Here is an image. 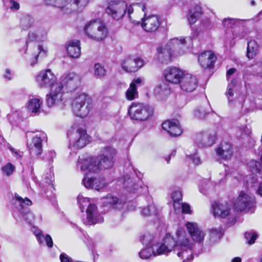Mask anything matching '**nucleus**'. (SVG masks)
<instances>
[{"mask_svg":"<svg viewBox=\"0 0 262 262\" xmlns=\"http://www.w3.org/2000/svg\"><path fill=\"white\" fill-rule=\"evenodd\" d=\"M140 241L147 247L139 253L142 259H148L152 255L167 254L172 251L182 262H190L193 259V245L183 229L177 230L174 237L167 234L160 244L153 245V237L149 234L140 236Z\"/></svg>","mask_w":262,"mask_h":262,"instance_id":"f257e3e1","label":"nucleus"},{"mask_svg":"<svg viewBox=\"0 0 262 262\" xmlns=\"http://www.w3.org/2000/svg\"><path fill=\"white\" fill-rule=\"evenodd\" d=\"M116 154L115 148L105 147L101 150L98 163L93 157L80 158L77 161V167L85 173L95 172L99 169L111 168L114 165Z\"/></svg>","mask_w":262,"mask_h":262,"instance_id":"f03ea898","label":"nucleus"},{"mask_svg":"<svg viewBox=\"0 0 262 262\" xmlns=\"http://www.w3.org/2000/svg\"><path fill=\"white\" fill-rule=\"evenodd\" d=\"M71 105L74 114L80 118L86 117L92 107L90 97L84 93L78 94L73 99Z\"/></svg>","mask_w":262,"mask_h":262,"instance_id":"7ed1b4c3","label":"nucleus"},{"mask_svg":"<svg viewBox=\"0 0 262 262\" xmlns=\"http://www.w3.org/2000/svg\"><path fill=\"white\" fill-rule=\"evenodd\" d=\"M84 31L90 39L99 41L105 39L108 33L105 25L101 21L94 20L85 24Z\"/></svg>","mask_w":262,"mask_h":262,"instance_id":"20e7f679","label":"nucleus"},{"mask_svg":"<svg viewBox=\"0 0 262 262\" xmlns=\"http://www.w3.org/2000/svg\"><path fill=\"white\" fill-rule=\"evenodd\" d=\"M192 43V39L190 36L175 37L170 39L166 47L172 55H181L189 50Z\"/></svg>","mask_w":262,"mask_h":262,"instance_id":"39448f33","label":"nucleus"},{"mask_svg":"<svg viewBox=\"0 0 262 262\" xmlns=\"http://www.w3.org/2000/svg\"><path fill=\"white\" fill-rule=\"evenodd\" d=\"M12 202L14 209L21 214L24 220L30 225L33 224L34 216L28 208V206L32 205L31 201L27 197L23 199L18 194H15Z\"/></svg>","mask_w":262,"mask_h":262,"instance_id":"423d86ee","label":"nucleus"},{"mask_svg":"<svg viewBox=\"0 0 262 262\" xmlns=\"http://www.w3.org/2000/svg\"><path fill=\"white\" fill-rule=\"evenodd\" d=\"M43 4L60 8L62 11L71 12L84 7L89 0H42Z\"/></svg>","mask_w":262,"mask_h":262,"instance_id":"0eeeda50","label":"nucleus"},{"mask_svg":"<svg viewBox=\"0 0 262 262\" xmlns=\"http://www.w3.org/2000/svg\"><path fill=\"white\" fill-rule=\"evenodd\" d=\"M128 113L132 119L143 121L152 116L154 110L148 105L141 103H133L129 106Z\"/></svg>","mask_w":262,"mask_h":262,"instance_id":"6e6552de","label":"nucleus"},{"mask_svg":"<svg viewBox=\"0 0 262 262\" xmlns=\"http://www.w3.org/2000/svg\"><path fill=\"white\" fill-rule=\"evenodd\" d=\"M69 146L74 149H81L89 143V136L82 128H73L69 134Z\"/></svg>","mask_w":262,"mask_h":262,"instance_id":"1a4fd4ad","label":"nucleus"},{"mask_svg":"<svg viewBox=\"0 0 262 262\" xmlns=\"http://www.w3.org/2000/svg\"><path fill=\"white\" fill-rule=\"evenodd\" d=\"M127 4L123 0H112L106 8V13L113 19L118 20L125 14Z\"/></svg>","mask_w":262,"mask_h":262,"instance_id":"9d476101","label":"nucleus"},{"mask_svg":"<svg viewBox=\"0 0 262 262\" xmlns=\"http://www.w3.org/2000/svg\"><path fill=\"white\" fill-rule=\"evenodd\" d=\"M31 140L28 142V147L30 154L38 156L42 152L43 143L47 141V136L45 133L36 131L32 133Z\"/></svg>","mask_w":262,"mask_h":262,"instance_id":"9b49d317","label":"nucleus"},{"mask_svg":"<svg viewBox=\"0 0 262 262\" xmlns=\"http://www.w3.org/2000/svg\"><path fill=\"white\" fill-rule=\"evenodd\" d=\"M65 92L62 89L60 84L53 85L50 94L47 95L46 103L48 107H62L64 105L63 94Z\"/></svg>","mask_w":262,"mask_h":262,"instance_id":"f8f14e48","label":"nucleus"},{"mask_svg":"<svg viewBox=\"0 0 262 262\" xmlns=\"http://www.w3.org/2000/svg\"><path fill=\"white\" fill-rule=\"evenodd\" d=\"M255 203L253 198L248 193L241 191L234 204L237 211H249L254 208Z\"/></svg>","mask_w":262,"mask_h":262,"instance_id":"ddd939ff","label":"nucleus"},{"mask_svg":"<svg viewBox=\"0 0 262 262\" xmlns=\"http://www.w3.org/2000/svg\"><path fill=\"white\" fill-rule=\"evenodd\" d=\"M60 79V81L56 83L60 84L62 85V89L67 92L76 90L81 83L80 77L75 73H70L63 75Z\"/></svg>","mask_w":262,"mask_h":262,"instance_id":"4468645a","label":"nucleus"},{"mask_svg":"<svg viewBox=\"0 0 262 262\" xmlns=\"http://www.w3.org/2000/svg\"><path fill=\"white\" fill-rule=\"evenodd\" d=\"M145 64L144 60L136 55L125 57L121 63L122 69L127 73L136 72Z\"/></svg>","mask_w":262,"mask_h":262,"instance_id":"2eb2a0df","label":"nucleus"},{"mask_svg":"<svg viewBox=\"0 0 262 262\" xmlns=\"http://www.w3.org/2000/svg\"><path fill=\"white\" fill-rule=\"evenodd\" d=\"M57 78L50 70L41 71L36 77V81L40 88H46L50 87L56 84Z\"/></svg>","mask_w":262,"mask_h":262,"instance_id":"dca6fc26","label":"nucleus"},{"mask_svg":"<svg viewBox=\"0 0 262 262\" xmlns=\"http://www.w3.org/2000/svg\"><path fill=\"white\" fill-rule=\"evenodd\" d=\"M184 73L180 69L170 67L167 68L163 72V77L165 80L171 84H177L180 83Z\"/></svg>","mask_w":262,"mask_h":262,"instance_id":"f3484780","label":"nucleus"},{"mask_svg":"<svg viewBox=\"0 0 262 262\" xmlns=\"http://www.w3.org/2000/svg\"><path fill=\"white\" fill-rule=\"evenodd\" d=\"M103 218L98 210L97 207L94 204L86 209V217L83 222L86 225H94L101 223Z\"/></svg>","mask_w":262,"mask_h":262,"instance_id":"a211bd4d","label":"nucleus"},{"mask_svg":"<svg viewBox=\"0 0 262 262\" xmlns=\"http://www.w3.org/2000/svg\"><path fill=\"white\" fill-rule=\"evenodd\" d=\"M132 176L129 174L125 175L122 179L121 182L127 191L135 192L140 188H142L143 182L139 180L134 173H132Z\"/></svg>","mask_w":262,"mask_h":262,"instance_id":"6ab92c4d","label":"nucleus"},{"mask_svg":"<svg viewBox=\"0 0 262 262\" xmlns=\"http://www.w3.org/2000/svg\"><path fill=\"white\" fill-rule=\"evenodd\" d=\"M142 19V27L147 32L156 31L159 27L161 22L160 18L155 15L145 16Z\"/></svg>","mask_w":262,"mask_h":262,"instance_id":"aec40b11","label":"nucleus"},{"mask_svg":"<svg viewBox=\"0 0 262 262\" xmlns=\"http://www.w3.org/2000/svg\"><path fill=\"white\" fill-rule=\"evenodd\" d=\"M181 89L186 92H191L198 86L196 77L190 74H184L180 82Z\"/></svg>","mask_w":262,"mask_h":262,"instance_id":"412c9836","label":"nucleus"},{"mask_svg":"<svg viewBox=\"0 0 262 262\" xmlns=\"http://www.w3.org/2000/svg\"><path fill=\"white\" fill-rule=\"evenodd\" d=\"M83 185L87 188L94 189L100 191L105 188L107 183L105 180L100 178L84 177L82 180Z\"/></svg>","mask_w":262,"mask_h":262,"instance_id":"4be33fe9","label":"nucleus"},{"mask_svg":"<svg viewBox=\"0 0 262 262\" xmlns=\"http://www.w3.org/2000/svg\"><path fill=\"white\" fill-rule=\"evenodd\" d=\"M216 57L211 51H205L198 57V61L201 66L205 69H210L214 67Z\"/></svg>","mask_w":262,"mask_h":262,"instance_id":"5701e85b","label":"nucleus"},{"mask_svg":"<svg viewBox=\"0 0 262 262\" xmlns=\"http://www.w3.org/2000/svg\"><path fill=\"white\" fill-rule=\"evenodd\" d=\"M216 152L220 159L229 160L233 155V149L230 143L225 141L222 142L216 148Z\"/></svg>","mask_w":262,"mask_h":262,"instance_id":"b1692460","label":"nucleus"},{"mask_svg":"<svg viewBox=\"0 0 262 262\" xmlns=\"http://www.w3.org/2000/svg\"><path fill=\"white\" fill-rule=\"evenodd\" d=\"M162 128L171 136H178L182 133L179 122L177 120L165 121L162 124Z\"/></svg>","mask_w":262,"mask_h":262,"instance_id":"393cba45","label":"nucleus"},{"mask_svg":"<svg viewBox=\"0 0 262 262\" xmlns=\"http://www.w3.org/2000/svg\"><path fill=\"white\" fill-rule=\"evenodd\" d=\"M42 104L43 101L41 98L32 97L28 100L26 104V107L30 114L34 116L38 115L42 111L41 108Z\"/></svg>","mask_w":262,"mask_h":262,"instance_id":"a878e982","label":"nucleus"},{"mask_svg":"<svg viewBox=\"0 0 262 262\" xmlns=\"http://www.w3.org/2000/svg\"><path fill=\"white\" fill-rule=\"evenodd\" d=\"M212 28L210 20L207 18H204L201 20L199 28L194 32V36L199 38L208 36Z\"/></svg>","mask_w":262,"mask_h":262,"instance_id":"bb28decb","label":"nucleus"},{"mask_svg":"<svg viewBox=\"0 0 262 262\" xmlns=\"http://www.w3.org/2000/svg\"><path fill=\"white\" fill-rule=\"evenodd\" d=\"M142 82V79L141 78H136L133 80L125 93L126 98L128 100L132 101L138 97L137 89L141 85Z\"/></svg>","mask_w":262,"mask_h":262,"instance_id":"cd10ccee","label":"nucleus"},{"mask_svg":"<svg viewBox=\"0 0 262 262\" xmlns=\"http://www.w3.org/2000/svg\"><path fill=\"white\" fill-rule=\"evenodd\" d=\"M212 208L213 215L215 217L219 216L224 218L230 213V208L226 203L221 204L215 202L212 204Z\"/></svg>","mask_w":262,"mask_h":262,"instance_id":"c85d7f7f","label":"nucleus"},{"mask_svg":"<svg viewBox=\"0 0 262 262\" xmlns=\"http://www.w3.org/2000/svg\"><path fill=\"white\" fill-rule=\"evenodd\" d=\"M67 52L71 58L79 57L81 55L80 41L78 40L69 41L67 46Z\"/></svg>","mask_w":262,"mask_h":262,"instance_id":"c756f323","label":"nucleus"},{"mask_svg":"<svg viewBox=\"0 0 262 262\" xmlns=\"http://www.w3.org/2000/svg\"><path fill=\"white\" fill-rule=\"evenodd\" d=\"M202 14V9L200 4L194 5L188 10L187 16L190 25L194 24Z\"/></svg>","mask_w":262,"mask_h":262,"instance_id":"7c9ffc66","label":"nucleus"},{"mask_svg":"<svg viewBox=\"0 0 262 262\" xmlns=\"http://www.w3.org/2000/svg\"><path fill=\"white\" fill-rule=\"evenodd\" d=\"M47 51H48L46 49H44L41 45L34 46L30 53V57L29 59L30 64L34 66L36 64L37 61L38 57L39 55L41 56H46Z\"/></svg>","mask_w":262,"mask_h":262,"instance_id":"2f4dec72","label":"nucleus"},{"mask_svg":"<svg viewBox=\"0 0 262 262\" xmlns=\"http://www.w3.org/2000/svg\"><path fill=\"white\" fill-rule=\"evenodd\" d=\"M104 201V204L106 206H108L114 209L121 210L123 208L125 205L124 202L119 201L117 198L114 197L111 195H108Z\"/></svg>","mask_w":262,"mask_h":262,"instance_id":"473e14b6","label":"nucleus"},{"mask_svg":"<svg viewBox=\"0 0 262 262\" xmlns=\"http://www.w3.org/2000/svg\"><path fill=\"white\" fill-rule=\"evenodd\" d=\"M259 46L254 40H251L247 43V56L249 59H253L258 53Z\"/></svg>","mask_w":262,"mask_h":262,"instance_id":"72a5a7b5","label":"nucleus"},{"mask_svg":"<svg viewBox=\"0 0 262 262\" xmlns=\"http://www.w3.org/2000/svg\"><path fill=\"white\" fill-rule=\"evenodd\" d=\"M172 55L171 52L167 50L166 47H159L157 49V53L156 54L155 58L161 62L168 60Z\"/></svg>","mask_w":262,"mask_h":262,"instance_id":"f704fd0d","label":"nucleus"},{"mask_svg":"<svg viewBox=\"0 0 262 262\" xmlns=\"http://www.w3.org/2000/svg\"><path fill=\"white\" fill-rule=\"evenodd\" d=\"M236 87L237 80L235 79L232 80L228 85L226 96L229 103H232L234 101V92L236 89Z\"/></svg>","mask_w":262,"mask_h":262,"instance_id":"c9c22d12","label":"nucleus"},{"mask_svg":"<svg viewBox=\"0 0 262 262\" xmlns=\"http://www.w3.org/2000/svg\"><path fill=\"white\" fill-rule=\"evenodd\" d=\"M169 91V90L167 84L163 82L155 87L154 93L155 96L162 98L166 95Z\"/></svg>","mask_w":262,"mask_h":262,"instance_id":"e433bc0d","label":"nucleus"},{"mask_svg":"<svg viewBox=\"0 0 262 262\" xmlns=\"http://www.w3.org/2000/svg\"><path fill=\"white\" fill-rule=\"evenodd\" d=\"M171 198L173 200V207L176 211L181 209L182 203V193L180 191H175L171 193Z\"/></svg>","mask_w":262,"mask_h":262,"instance_id":"4c0bfd02","label":"nucleus"},{"mask_svg":"<svg viewBox=\"0 0 262 262\" xmlns=\"http://www.w3.org/2000/svg\"><path fill=\"white\" fill-rule=\"evenodd\" d=\"M209 107L206 105L205 106H200L196 108L194 111V117L198 119H204L209 113Z\"/></svg>","mask_w":262,"mask_h":262,"instance_id":"58836bf2","label":"nucleus"},{"mask_svg":"<svg viewBox=\"0 0 262 262\" xmlns=\"http://www.w3.org/2000/svg\"><path fill=\"white\" fill-rule=\"evenodd\" d=\"M77 202L81 212H83L85 207L88 208L90 206L94 204L91 202L89 198L85 197L81 194L78 195Z\"/></svg>","mask_w":262,"mask_h":262,"instance_id":"ea45409f","label":"nucleus"},{"mask_svg":"<svg viewBox=\"0 0 262 262\" xmlns=\"http://www.w3.org/2000/svg\"><path fill=\"white\" fill-rule=\"evenodd\" d=\"M210 240L212 242H215L220 239L223 235L222 228L221 226L218 228H212L209 231Z\"/></svg>","mask_w":262,"mask_h":262,"instance_id":"a19ab883","label":"nucleus"},{"mask_svg":"<svg viewBox=\"0 0 262 262\" xmlns=\"http://www.w3.org/2000/svg\"><path fill=\"white\" fill-rule=\"evenodd\" d=\"M33 18L30 15L23 16L20 19V26L24 30H28L33 25Z\"/></svg>","mask_w":262,"mask_h":262,"instance_id":"79ce46f5","label":"nucleus"},{"mask_svg":"<svg viewBox=\"0 0 262 262\" xmlns=\"http://www.w3.org/2000/svg\"><path fill=\"white\" fill-rule=\"evenodd\" d=\"M249 167L251 172L256 176L260 174L261 165L258 161L253 160L250 161L249 163Z\"/></svg>","mask_w":262,"mask_h":262,"instance_id":"37998d69","label":"nucleus"},{"mask_svg":"<svg viewBox=\"0 0 262 262\" xmlns=\"http://www.w3.org/2000/svg\"><path fill=\"white\" fill-rule=\"evenodd\" d=\"M15 169V166L11 163H7L1 168L2 174L7 177L11 176Z\"/></svg>","mask_w":262,"mask_h":262,"instance_id":"c03bdc74","label":"nucleus"},{"mask_svg":"<svg viewBox=\"0 0 262 262\" xmlns=\"http://www.w3.org/2000/svg\"><path fill=\"white\" fill-rule=\"evenodd\" d=\"M141 213L145 216L155 215L157 214V209L155 205L151 204L143 208L141 211Z\"/></svg>","mask_w":262,"mask_h":262,"instance_id":"a18cd8bd","label":"nucleus"},{"mask_svg":"<svg viewBox=\"0 0 262 262\" xmlns=\"http://www.w3.org/2000/svg\"><path fill=\"white\" fill-rule=\"evenodd\" d=\"M257 237V233L253 231H247L245 233V238L246 242L249 245L253 244Z\"/></svg>","mask_w":262,"mask_h":262,"instance_id":"49530a36","label":"nucleus"},{"mask_svg":"<svg viewBox=\"0 0 262 262\" xmlns=\"http://www.w3.org/2000/svg\"><path fill=\"white\" fill-rule=\"evenodd\" d=\"M94 75L97 77H102L106 74L104 67L100 63H96L94 67Z\"/></svg>","mask_w":262,"mask_h":262,"instance_id":"de8ad7c7","label":"nucleus"},{"mask_svg":"<svg viewBox=\"0 0 262 262\" xmlns=\"http://www.w3.org/2000/svg\"><path fill=\"white\" fill-rule=\"evenodd\" d=\"M32 231L36 236V239L39 244H43L45 239V235L43 234L42 231L35 227L33 228Z\"/></svg>","mask_w":262,"mask_h":262,"instance_id":"09e8293b","label":"nucleus"},{"mask_svg":"<svg viewBox=\"0 0 262 262\" xmlns=\"http://www.w3.org/2000/svg\"><path fill=\"white\" fill-rule=\"evenodd\" d=\"M190 235L193 241L198 243H201L204 240L205 233L199 229L197 230H195V231Z\"/></svg>","mask_w":262,"mask_h":262,"instance_id":"8fccbe9b","label":"nucleus"},{"mask_svg":"<svg viewBox=\"0 0 262 262\" xmlns=\"http://www.w3.org/2000/svg\"><path fill=\"white\" fill-rule=\"evenodd\" d=\"M133 6L137 7V9H141L142 11L144 12H145V10L146 9V6L144 4H134ZM127 14L129 16H130V14L133 12L134 9L133 8V5H130L128 7H127Z\"/></svg>","mask_w":262,"mask_h":262,"instance_id":"3c124183","label":"nucleus"},{"mask_svg":"<svg viewBox=\"0 0 262 262\" xmlns=\"http://www.w3.org/2000/svg\"><path fill=\"white\" fill-rule=\"evenodd\" d=\"M186 226L190 235L192 234L195 230L199 229L198 224L193 222H187L186 224Z\"/></svg>","mask_w":262,"mask_h":262,"instance_id":"603ef678","label":"nucleus"},{"mask_svg":"<svg viewBox=\"0 0 262 262\" xmlns=\"http://www.w3.org/2000/svg\"><path fill=\"white\" fill-rule=\"evenodd\" d=\"M215 137L214 135L209 136L208 134H205L203 136V141L204 144L210 146L214 143Z\"/></svg>","mask_w":262,"mask_h":262,"instance_id":"864d4df0","label":"nucleus"},{"mask_svg":"<svg viewBox=\"0 0 262 262\" xmlns=\"http://www.w3.org/2000/svg\"><path fill=\"white\" fill-rule=\"evenodd\" d=\"M237 21L236 19L233 18H225L223 21L224 27L227 28H232Z\"/></svg>","mask_w":262,"mask_h":262,"instance_id":"5fc2aeb1","label":"nucleus"},{"mask_svg":"<svg viewBox=\"0 0 262 262\" xmlns=\"http://www.w3.org/2000/svg\"><path fill=\"white\" fill-rule=\"evenodd\" d=\"M38 36L35 32H30L28 35V39L26 41V45H28L29 42L38 41Z\"/></svg>","mask_w":262,"mask_h":262,"instance_id":"6e6d98bb","label":"nucleus"},{"mask_svg":"<svg viewBox=\"0 0 262 262\" xmlns=\"http://www.w3.org/2000/svg\"><path fill=\"white\" fill-rule=\"evenodd\" d=\"M188 157L194 164L199 165L201 163V159L196 153L190 155Z\"/></svg>","mask_w":262,"mask_h":262,"instance_id":"4d7b16f0","label":"nucleus"},{"mask_svg":"<svg viewBox=\"0 0 262 262\" xmlns=\"http://www.w3.org/2000/svg\"><path fill=\"white\" fill-rule=\"evenodd\" d=\"M181 208H182V212L183 213H191V212L190 206L186 203H182V202Z\"/></svg>","mask_w":262,"mask_h":262,"instance_id":"13d9d810","label":"nucleus"},{"mask_svg":"<svg viewBox=\"0 0 262 262\" xmlns=\"http://www.w3.org/2000/svg\"><path fill=\"white\" fill-rule=\"evenodd\" d=\"M45 241L46 242L47 246L51 248L53 247V242L51 236L49 234H46L45 235Z\"/></svg>","mask_w":262,"mask_h":262,"instance_id":"bf43d9fd","label":"nucleus"},{"mask_svg":"<svg viewBox=\"0 0 262 262\" xmlns=\"http://www.w3.org/2000/svg\"><path fill=\"white\" fill-rule=\"evenodd\" d=\"M9 7L12 10H17L19 9V4L14 0H11Z\"/></svg>","mask_w":262,"mask_h":262,"instance_id":"052dcab7","label":"nucleus"},{"mask_svg":"<svg viewBox=\"0 0 262 262\" xmlns=\"http://www.w3.org/2000/svg\"><path fill=\"white\" fill-rule=\"evenodd\" d=\"M61 262H73L72 258H70L66 253H62L60 255Z\"/></svg>","mask_w":262,"mask_h":262,"instance_id":"680f3d73","label":"nucleus"},{"mask_svg":"<svg viewBox=\"0 0 262 262\" xmlns=\"http://www.w3.org/2000/svg\"><path fill=\"white\" fill-rule=\"evenodd\" d=\"M6 74L4 75V78L7 80H10L12 78L13 74L11 70L7 69L5 71Z\"/></svg>","mask_w":262,"mask_h":262,"instance_id":"e2e57ef3","label":"nucleus"},{"mask_svg":"<svg viewBox=\"0 0 262 262\" xmlns=\"http://www.w3.org/2000/svg\"><path fill=\"white\" fill-rule=\"evenodd\" d=\"M47 158L49 161H52L54 157H55L56 153L54 151H49L46 155Z\"/></svg>","mask_w":262,"mask_h":262,"instance_id":"0e129e2a","label":"nucleus"},{"mask_svg":"<svg viewBox=\"0 0 262 262\" xmlns=\"http://www.w3.org/2000/svg\"><path fill=\"white\" fill-rule=\"evenodd\" d=\"M235 71V69L234 68H231L227 72V78L229 76L232 75Z\"/></svg>","mask_w":262,"mask_h":262,"instance_id":"69168bd1","label":"nucleus"},{"mask_svg":"<svg viewBox=\"0 0 262 262\" xmlns=\"http://www.w3.org/2000/svg\"><path fill=\"white\" fill-rule=\"evenodd\" d=\"M13 155L16 158H19L21 157L22 152L19 150L15 151V153L13 154Z\"/></svg>","mask_w":262,"mask_h":262,"instance_id":"338daca9","label":"nucleus"},{"mask_svg":"<svg viewBox=\"0 0 262 262\" xmlns=\"http://www.w3.org/2000/svg\"><path fill=\"white\" fill-rule=\"evenodd\" d=\"M257 192L259 195L262 196V182L259 184Z\"/></svg>","mask_w":262,"mask_h":262,"instance_id":"774afa93","label":"nucleus"}]
</instances>
